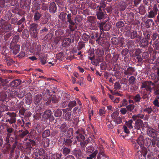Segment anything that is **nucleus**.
<instances>
[{
	"label": "nucleus",
	"mask_w": 159,
	"mask_h": 159,
	"mask_svg": "<svg viewBox=\"0 0 159 159\" xmlns=\"http://www.w3.org/2000/svg\"><path fill=\"white\" fill-rule=\"evenodd\" d=\"M133 120H129L126 122V126L128 127L129 129H131L133 128L132 126Z\"/></svg>",
	"instance_id": "bb28decb"
},
{
	"label": "nucleus",
	"mask_w": 159,
	"mask_h": 159,
	"mask_svg": "<svg viewBox=\"0 0 159 159\" xmlns=\"http://www.w3.org/2000/svg\"><path fill=\"white\" fill-rule=\"evenodd\" d=\"M158 10L157 5L155 4L153 6L152 10L149 11L148 14L145 16L148 18H153L157 14Z\"/></svg>",
	"instance_id": "423d86ee"
},
{
	"label": "nucleus",
	"mask_w": 159,
	"mask_h": 159,
	"mask_svg": "<svg viewBox=\"0 0 159 159\" xmlns=\"http://www.w3.org/2000/svg\"><path fill=\"white\" fill-rule=\"evenodd\" d=\"M82 19L80 16H76L74 20L75 23L76 24H78L80 21H81Z\"/></svg>",
	"instance_id": "e433bc0d"
},
{
	"label": "nucleus",
	"mask_w": 159,
	"mask_h": 159,
	"mask_svg": "<svg viewBox=\"0 0 159 159\" xmlns=\"http://www.w3.org/2000/svg\"><path fill=\"white\" fill-rule=\"evenodd\" d=\"M76 105V103L75 101H70L69 102L68 104V107H69V110H71V109L75 106Z\"/></svg>",
	"instance_id": "a878e982"
},
{
	"label": "nucleus",
	"mask_w": 159,
	"mask_h": 159,
	"mask_svg": "<svg viewBox=\"0 0 159 159\" xmlns=\"http://www.w3.org/2000/svg\"><path fill=\"white\" fill-rule=\"evenodd\" d=\"M21 82V80L19 79L16 80L11 83V85L12 87H16L19 85Z\"/></svg>",
	"instance_id": "f3484780"
},
{
	"label": "nucleus",
	"mask_w": 159,
	"mask_h": 159,
	"mask_svg": "<svg viewBox=\"0 0 159 159\" xmlns=\"http://www.w3.org/2000/svg\"><path fill=\"white\" fill-rule=\"evenodd\" d=\"M152 111V110L151 107H148L143 110L144 111L147 112L148 114L151 113Z\"/></svg>",
	"instance_id": "774afa93"
},
{
	"label": "nucleus",
	"mask_w": 159,
	"mask_h": 159,
	"mask_svg": "<svg viewBox=\"0 0 159 159\" xmlns=\"http://www.w3.org/2000/svg\"><path fill=\"white\" fill-rule=\"evenodd\" d=\"M8 121L11 124L15 123L16 121V118L15 117L11 118L9 119H8Z\"/></svg>",
	"instance_id": "052dcab7"
},
{
	"label": "nucleus",
	"mask_w": 159,
	"mask_h": 159,
	"mask_svg": "<svg viewBox=\"0 0 159 159\" xmlns=\"http://www.w3.org/2000/svg\"><path fill=\"white\" fill-rule=\"evenodd\" d=\"M88 152H92L94 150V148L93 146H91L86 148Z\"/></svg>",
	"instance_id": "69168bd1"
},
{
	"label": "nucleus",
	"mask_w": 159,
	"mask_h": 159,
	"mask_svg": "<svg viewBox=\"0 0 159 159\" xmlns=\"http://www.w3.org/2000/svg\"><path fill=\"white\" fill-rule=\"evenodd\" d=\"M17 122L19 125H20L22 127L24 126L25 121L23 119H22L21 120H18Z\"/></svg>",
	"instance_id": "49530a36"
},
{
	"label": "nucleus",
	"mask_w": 159,
	"mask_h": 159,
	"mask_svg": "<svg viewBox=\"0 0 159 159\" xmlns=\"http://www.w3.org/2000/svg\"><path fill=\"white\" fill-rule=\"evenodd\" d=\"M51 115V111L50 110H48L44 112L43 115V118L47 119L50 117Z\"/></svg>",
	"instance_id": "a211bd4d"
},
{
	"label": "nucleus",
	"mask_w": 159,
	"mask_h": 159,
	"mask_svg": "<svg viewBox=\"0 0 159 159\" xmlns=\"http://www.w3.org/2000/svg\"><path fill=\"white\" fill-rule=\"evenodd\" d=\"M137 36V32L136 31H133L131 33L130 37L131 39H133L136 37Z\"/></svg>",
	"instance_id": "c03bdc74"
},
{
	"label": "nucleus",
	"mask_w": 159,
	"mask_h": 159,
	"mask_svg": "<svg viewBox=\"0 0 159 159\" xmlns=\"http://www.w3.org/2000/svg\"><path fill=\"white\" fill-rule=\"evenodd\" d=\"M147 153V150L146 148H143L141 151H138L135 157L136 159H145Z\"/></svg>",
	"instance_id": "7ed1b4c3"
},
{
	"label": "nucleus",
	"mask_w": 159,
	"mask_h": 159,
	"mask_svg": "<svg viewBox=\"0 0 159 159\" xmlns=\"http://www.w3.org/2000/svg\"><path fill=\"white\" fill-rule=\"evenodd\" d=\"M42 97L40 94H37L35 96L34 98V103L36 104H38L40 102L42 99Z\"/></svg>",
	"instance_id": "2eb2a0df"
},
{
	"label": "nucleus",
	"mask_w": 159,
	"mask_h": 159,
	"mask_svg": "<svg viewBox=\"0 0 159 159\" xmlns=\"http://www.w3.org/2000/svg\"><path fill=\"white\" fill-rule=\"evenodd\" d=\"M146 155H147L148 159H150L152 157V153L151 152H147Z\"/></svg>",
	"instance_id": "0e129e2a"
},
{
	"label": "nucleus",
	"mask_w": 159,
	"mask_h": 159,
	"mask_svg": "<svg viewBox=\"0 0 159 159\" xmlns=\"http://www.w3.org/2000/svg\"><path fill=\"white\" fill-rule=\"evenodd\" d=\"M96 15L98 19L101 20L104 17V14L102 11H97Z\"/></svg>",
	"instance_id": "5701e85b"
},
{
	"label": "nucleus",
	"mask_w": 159,
	"mask_h": 159,
	"mask_svg": "<svg viewBox=\"0 0 159 159\" xmlns=\"http://www.w3.org/2000/svg\"><path fill=\"white\" fill-rule=\"evenodd\" d=\"M120 85L119 82H116L114 84V88L116 89H120Z\"/></svg>",
	"instance_id": "864d4df0"
},
{
	"label": "nucleus",
	"mask_w": 159,
	"mask_h": 159,
	"mask_svg": "<svg viewBox=\"0 0 159 159\" xmlns=\"http://www.w3.org/2000/svg\"><path fill=\"white\" fill-rule=\"evenodd\" d=\"M43 142H44L43 146L45 147H47L49 146V140L48 138L45 139Z\"/></svg>",
	"instance_id": "58836bf2"
},
{
	"label": "nucleus",
	"mask_w": 159,
	"mask_h": 159,
	"mask_svg": "<svg viewBox=\"0 0 159 159\" xmlns=\"http://www.w3.org/2000/svg\"><path fill=\"white\" fill-rule=\"evenodd\" d=\"M113 121L116 124L118 125L119 124L122 123V120L121 117H118L114 119Z\"/></svg>",
	"instance_id": "7c9ffc66"
},
{
	"label": "nucleus",
	"mask_w": 159,
	"mask_h": 159,
	"mask_svg": "<svg viewBox=\"0 0 159 159\" xmlns=\"http://www.w3.org/2000/svg\"><path fill=\"white\" fill-rule=\"evenodd\" d=\"M111 25L110 24L107 22L106 23H102L100 25V28L101 30L107 31L109 30L111 28Z\"/></svg>",
	"instance_id": "6e6552de"
},
{
	"label": "nucleus",
	"mask_w": 159,
	"mask_h": 159,
	"mask_svg": "<svg viewBox=\"0 0 159 159\" xmlns=\"http://www.w3.org/2000/svg\"><path fill=\"white\" fill-rule=\"evenodd\" d=\"M62 114L61 111L59 109H57L55 112L54 115L56 117H59Z\"/></svg>",
	"instance_id": "c9c22d12"
},
{
	"label": "nucleus",
	"mask_w": 159,
	"mask_h": 159,
	"mask_svg": "<svg viewBox=\"0 0 159 159\" xmlns=\"http://www.w3.org/2000/svg\"><path fill=\"white\" fill-rule=\"evenodd\" d=\"M67 21L71 25H69V27L71 30H72V29L71 28L72 26L71 25H74L75 24V23L71 19V15L70 14H69L67 15Z\"/></svg>",
	"instance_id": "4468645a"
},
{
	"label": "nucleus",
	"mask_w": 159,
	"mask_h": 159,
	"mask_svg": "<svg viewBox=\"0 0 159 159\" xmlns=\"http://www.w3.org/2000/svg\"><path fill=\"white\" fill-rule=\"evenodd\" d=\"M71 112H67L65 116V118L66 120H69L71 118Z\"/></svg>",
	"instance_id": "f704fd0d"
},
{
	"label": "nucleus",
	"mask_w": 159,
	"mask_h": 159,
	"mask_svg": "<svg viewBox=\"0 0 159 159\" xmlns=\"http://www.w3.org/2000/svg\"><path fill=\"white\" fill-rule=\"evenodd\" d=\"M135 78L134 76H131L129 79V82L130 84H134L135 83Z\"/></svg>",
	"instance_id": "79ce46f5"
},
{
	"label": "nucleus",
	"mask_w": 159,
	"mask_h": 159,
	"mask_svg": "<svg viewBox=\"0 0 159 159\" xmlns=\"http://www.w3.org/2000/svg\"><path fill=\"white\" fill-rule=\"evenodd\" d=\"M133 99L135 102H138L140 101L141 97L140 94H137L133 97Z\"/></svg>",
	"instance_id": "b1692460"
},
{
	"label": "nucleus",
	"mask_w": 159,
	"mask_h": 159,
	"mask_svg": "<svg viewBox=\"0 0 159 159\" xmlns=\"http://www.w3.org/2000/svg\"><path fill=\"white\" fill-rule=\"evenodd\" d=\"M70 98V95L68 93H66L63 95V98L64 100L67 101Z\"/></svg>",
	"instance_id": "bf43d9fd"
},
{
	"label": "nucleus",
	"mask_w": 159,
	"mask_h": 159,
	"mask_svg": "<svg viewBox=\"0 0 159 159\" xmlns=\"http://www.w3.org/2000/svg\"><path fill=\"white\" fill-rule=\"evenodd\" d=\"M73 130L72 128H70L67 131V136L69 138H71L73 137Z\"/></svg>",
	"instance_id": "4be33fe9"
},
{
	"label": "nucleus",
	"mask_w": 159,
	"mask_h": 159,
	"mask_svg": "<svg viewBox=\"0 0 159 159\" xmlns=\"http://www.w3.org/2000/svg\"><path fill=\"white\" fill-rule=\"evenodd\" d=\"M7 94L5 93H1L0 94V101H3L6 100L7 98Z\"/></svg>",
	"instance_id": "c756f323"
},
{
	"label": "nucleus",
	"mask_w": 159,
	"mask_h": 159,
	"mask_svg": "<svg viewBox=\"0 0 159 159\" xmlns=\"http://www.w3.org/2000/svg\"><path fill=\"white\" fill-rule=\"evenodd\" d=\"M57 10V7L54 2H52L50 4L49 10L50 12L54 13Z\"/></svg>",
	"instance_id": "f8f14e48"
},
{
	"label": "nucleus",
	"mask_w": 159,
	"mask_h": 159,
	"mask_svg": "<svg viewBox=\"0 0 159 159\" xmlns=\"http://www.w3.org/2000/svg\"><path fill=\"white\" fill-rule=\"evenodd\" d=\"M88 140H86L84 141L83 142H81L80 143V145L82 147L84 148L88 144Z\"/></svg>",
	"instance_id": "8fccbe9b"
},
{
	"label": "nucleus",
	"mask_w": 159,
	"mask_h": 159,
	"mask_svg": "<svg viewBox=\"0 0 159 159\" xmlns=\"http://www.w3.org/2000/svg\"><path fill=\"white\" fill-rule=\"evenodd\" d=\"M41 16L40 13L38 11L35 12L34 16V20L37 21L39 20Z\"/></svg>",
	"instance_id": "412c9836"
},
{
	"label": "nucleus",
	"mask_w": 159,
	"mask_h": 159,
	"mask_svg": "<svg viewBox=\"0 0 159 159\" xmlns=\"http://www.w3.org/2000/svg\"><path fill=\"white\" fill-rule=\"evenodd\" d=\"M142 58L144 59L148 58L149 57V54L148 52H144L141 54Z\"/></svg>",
	"instance_id": "a18cd8bd"
},
{
	"label": "nucleus",
	"mask_w": 159,
	"mask_h": 159,
	"mask_svg": "<svg viewBox=\"0 0 159 159\" xmlns=\"http://www.w3.org/2000/svg\"><path fill=\"white\" fill-rule=\"evenodd\" d=\"M75 133L77 134L76 136V139L79 142L82 141L85 139V137L83 135L81 134L79 130H77L75 132Z\"/></svg>",
	"instance_id": "9b49d317"
},
{
	"label": "nucleus",
	"mask_w": 159,
	"mask_h": 159,
	"mask_svg": "<svg viewBox=\"0 0 159 159\" xmlns=\"http://www.w3.org/2000/svg\"><path fill=\"white\" fill-rule=\"evenodd\" d=\"M71 42V39L69 38H66L64 39L62 42V45L63 47H65L70 45Z\"/></svg>",
	"instance_id": "dca6fc26"
},
{
	"label": "nucleus",
	"mask_w": 159,
	"mask_h": 159,
	"mask_svg": "<svg viewBox=\"0 0 159 159\" xmlns=\"http://www.w3.org/2000/svg\"><path fill=\"white\" fill-rule=\"evenodd\" d=\"M134 106L133 104H130L129 105H128L126 107V109L130 111H132L134 108Z\"/></svg>",
	"instance_id": "37998d69"
},
{
	"label": "nucleus",
	"mask_w": 159,
	"mask_h": 159,
	"mask_svg": "<svg viewBox=\"0 0 159 159\" xmlns=\"http://www.w3.org/2000/svg\"><path fill=\"white\" fill-rule=\"evenodd\" d=\"M120 111L123 115H125L127 112V109L126 108H122L120 109Z\"/></svg>",
	"instance_id": "4d7b16f0"
},
{
	"label": "nucleus",
	"mask_w": 159,
	"mask_h": 159,
	"mask_svg": "<svg viewBox=\"0 0 159 159\" xmlns=\"http://www.w3.org/2000/svg\"><path fill=\"white\" fill-rule=\"evenodd\" d=\"M136 141L141 149L143 148H145L144 146L148 147L151 145V140L149 139L144 138L143 135L140 136Z\"/></svg>",
	"instance_id": "f257e3e1"
},
{
	"label": "nucleus",
	"mask_w": 159,
	"mask_h": 159,
	"mask_svg": "<svg viewBox=\"0 0 159 159\" xmlns=\"http://www.w3.org/2000/svg\"><path fill=\"white\" fill-rule=\"evenodd\" d=\"M154 48L156 50L159 49V42H155L153 44Z\"/></svg>",
	"instance_id": "603ef678"
},
{
	"label": "nucleus",
	"mask_w": 159,
	"mask_h": 159,
	"mask_svg": "<svg viewBox=\"0 0 159 159\" xmlns=\"http://www.w3.org/2000/svg\"><path fill=\"white\" fill-rule=\"evenodd\" d=\"M134 72V70L133 68L130 67L128 68L126 70L124 71V74L125 75H131Z\"/></svg>",
	"instance_id": "6ab92c4d"
},
{
	"label": "nucleus",
	"mask_w": 159,
	"mask_h": 159,
	"mask_svg": "<svg viewBox=\"0 0 159 159\" xmlns=\"http://www.w3.org/2000/svg\"><path fill=\"white\" fill-rule=\"evenodd\" d=\"M124 23L123 21H120L117 22L116 26L117 28H120L124 26Z\"/></svg>",
	"instance_id": "09e8293b"
},
{
	"label": "nucleus",
	"mask_w": 159,
	"mask_h": 159,
	"mask_svg": "<svg viewBox=\"0 0 159 159\" xmlns=\"http://www.w3.org/2000/svg\"><path fill=\"white\" fill-rule=\"evenodd\" d=\"M28 133L29 131L28 130H25L24 131H23L22 132V133L20 134V136L22 138H23Z\"/></svg>",
	"instance_id": "13d9d810"
},
{
	"label": "nucleus",
	"mask_w": 159,
	"mask_h": 159,
	"mask_svg": "<svg viewBox=\"0 0 159 159\" xmlns=\"http://www.w3.org/2000/svg\"><path fill=\"white\" fill-rule=\"evenodd\" d=\"M37 26L38 25L35 23H33L30 26V32L31 36L34 38L36 37L38 34Z\"/></svg>",
	"instance_id": "39448f33"
},
{
	"label": "nucleus",
	"mask_w": 159,
	"mask_h": 159,
	"mask_svg": "<svg viewBox=\"0 0 159 159\" xmlns=\"http://www.w3.org/2000/svg\"><path fill=\"white\" fill-rule=\"evenodd\" d=\"M147 133L149 136L152 138H154L156 136L157 131L152 128H148L147 130Z\"/></svg>",
	"instance_id": "9d476101"
},
{
	"label": "nucleus",
	"mask_w": 159,
	"mask_h": 159,
	"mask_svg": "<svg viewBox=\"0 0 159 159\" xmlns=\"http://www.w3.org/2000/svg\"><path fill=\"white\" fill-rule=\"evenodd\" d=\"M25 52L23 51H21L19 54L18 55V56L20 58L24 57L25 56Z\"/></svg>",
	"instance_id": "e2e57ef3"
},
{
	"label": "nucleus",
	"mask_w": 159,
	"mask_h": 159,
	"mask_svg": "<svg viewBox=\"0 0 159 159\" xmlns=\"http://www.w3.org/2000/svg\"><path fill=\"white\" fill-rule=\"evenodd\" d=\"M153 84L150 81H145L142 83L141 88H145L146 91L151 92L152 90V86Z\"/></svg>",
	"instance_id": "0eeeda50"
},
{
	"label": "nucleus",
	"mask_w": 159,
	"mask_h": 159,
	"mask_svg": "<svg viewBox=\"0 0 159 159\" xmlns=\"http://www.w3.org/2000/svg\"><path fill=\"white\" fill-rule=\"evenodd\" d=\"M43 99L45 101H46L47 100L50 101L51 96H50L48 93H47L45 94H44L43 95Z\"/></svg>",
	"instance_id": "473e14b6"
},
{
	"label": "nucleus",
	"mask_w": 159,
	"mask_h": 159,
	"mask_svg": "<svg viewBox=\"0 0 159 159\" xmlns=\"http://www.w3.org/2000/svg\"><path fill=\"white\" fill-rule=\"evenodd\" d=\"M148 126V124L147 122L143 123L141 120H137L135 123V128L138 130H140L141 128L144 129L147 128Z\"/></svg>",
	"instance_id": "20e7f679"
},
{
	"label": "nucleus",
	"mask_w": 159,
	"mask_h": 159,
	"mask_svg": "<svg viewBox=\"0 0 159 159\" xmlns=\"http://www.w3.org/2000/svg\"><path fill=\"white\" fill-rule=\"evenodd\" d=\"M61 128L62 132H65L67 129V127L65 125H63Z\"/></svg>",
	"instance_id": "6e6d98bb"
},
{
	"label": "nucleus",
	"mask_w": 159,
	"mask_h": 159,
	"mask_svg": "<svg viewBox=\"0 0 159 159\" xmlns=\"http://www.w3.org/2000/svg\"><path fill=\"white\" fill-rule=\"evenodd\" d=\"M63 154L66 155L68 154L70 152V150L67 148H64L63 149Z\"/></svg>",
	"instance_id": "4c0bfd02"
},
{
	"label": "nucleus",
	"mask_w": 159,
	"mask_h": 159,
	"mask_svg": "<svg viewBox=\"0 0 159 159\" xmlns=\"http://www.w3.org/2000/svg\"><path fill=\"white\" fill-rule=\"evenodd\" d=\"M122 105H120L119 107H121L122 106H125L127 104V101L125 99H124L121 102Z\"/></svg>",
	"instance_id": "5fc2aeb1"
},
{
	"label": "nucleus",
	"mask_w": 159,
	"mask_h": 159,
	"mask_svg": "<svg viewBox=\"0 0 159 159\" xmlns=\"http://www.w3.org/2000/svg\"><path fill=\"white\" fill-rule=\"evenodd\" d=\"M84 46V43L82 42H79L77 48L78 50H80L82 49Z\"/></svg>",
	"instance_id": "a19ab883"
},
{
	"label": "nucleus",
	"mask_w": 159,
	"mask_h": 159,
	"mask_svg": "<svg viewBox=\"0 0 159 159\" xmlns=\"http://www.w3.org/2000/svg\"><path fill=\"white\" fill-rule=\"evenodd\" d=\"M139 12L141 15H143L146 12V10L144 7L143 6H141L139 8Z\"/></svg>",
	"instance_id": "cd10ccee"
},
{
	"label": "nucleus",
	"mask_w": 159,
	"mask_h": 159,
	"mask_svg": "<svg viewBox=\"0 0 159 159\" xmlns=\"http://www.w3.org/2000/svg\"><path fill=\"white\" fill-rule=\"evenodd\" d=\"M148 45V41L145 39H142L141 41V46L144 47Z\"/></svg>",
	"instance_id": "393cba45"
},
{
	"label": "nucleus",
	"mask_w": 159,
	"mask_h": 159,
	"mask_svg": "<svg viewBox=\"0 0 159 159\" xmlns=\"http://www.w3.org/2000/svg\"><path fill=\"white\" fill-rule=\"evenodd\" d=\"M119 113L117 111H115L111 115V117L113 119H115L118 117V116H119Z\"/></svg>",
	"instance_id": "2f4dec72"
},
{
	"label": "nucleus",
	"mask_w": 159,
	"mask_h": 159,
	"mask_svg": "<svg viewBox=\"0 0 159 159\" xmlns=\"http://www.w3.org/2000/svg\"><path fill=\"white\" fill-rule=\"evenodd\" d=\"M89 21L92 23V25H94L96 20V18L93 16H91L89 17L88 18Z\"/></svg>",
	"instance_id": "c85d7f7f"
},
{
	"label": "nucleus",
	"mask_w": 159,
	"mask_h": 159,
	"mask_svg": "<svg viewBox=\"0 0 159 159\" xmlns=\"http://www.w3.org/2000/svg\"><path fill=\"white\" fill-rule=\"evenodd\" d=\"M82 39L85 41H87L88 40L89 37L88 35H87L86 34H83L82 37Z\"/></svg>",
	"instance_id": "3c124183"
},
{
	"label": "nucleus",
	"mask_w": 159,
	"mask_h": 159,
	"mask_svg": "<svg viewBox=\"0 0 159 159\" xmlns=\"http://www.w3.org/2000/svg\"><path fill=\"white\" fill-rule=\"evenodd\" d=\"M40 60L42 64L44 65L46 63V58L45 57H40Z\"/></svg>",
	"instance_id": "338daca9"
},
{
	"label": "nucleus",
	"mask_w": 159,
	"mask_h": 159,
	"mask_svg": "<svg viewBox=\"0 0 159 159\" xmlns=\"http://www.w3.org/2000/svg\"><path fill=\"white\" fill-rule=\"evenodd\" d=\"M12 29L13 27L10 24L5 22L3 19L0 20V30L1 32H8L12 30Z\"/></svg>",
	"instance_id": "f03ea898"
},
{
	"label": "nucleus",
	"mask_w": 159,
	"mask_h": 159,
	"mask_svg": "<svg viewBox=\"0 0 159 159\" xmlns=\"http://www.w3.org/2000/svg\"><path fill=\"white\" fill-rule=\"evenodd\" d=\"M50 134V132L49 130H46L43 132V137L46 138Z\"/></svg>",
	"instance_id": "72a5a7b5"
},
{
	"label": "nucleus",
	"mask_w": 159,
	"mask_h": 159,
	"mask_svg": "<svg viewBox=\"0 0 159 159\" xmlns=\"http://www.w3.org/2000/svg\"><path fill=\"white\" fill-rule=\"evenodd\" d=\"M61 157L59 154H56L52 156L51 159H60Z\"/></svg>",
	"instance_id": "de8ad7c7"
},
{
	"label": "nucleus",
	"mask_w": 159,
	"mask_h": 159,
	"mask_svg": "<svg viewBox=\"0 0 159 159\" xmlns=\"http://www.w3.org/2000/svg\"><path fill=\"white\" fill-rule=\"evenodd\" d=\"M41 116V113H36L34 115V117L37 119V118L39 119Z\"/></svg>",
	"instance_id": "680f3d73"
},
{
	"label": "nucleus",
	"mask_w": 159,
	"mask_h": 159,
	"mask_svg": "<svg viewBox=\"0 0 159 159\" xmlns=\"http://www.w3.org/2000/svg\"><path fill=\"white\" fill-rule=\"evenodd\" d=\"M144 117V115L142 114H138L134 115L133 116L132 118L134 120H139V118H143Z\"/></svg>",
	"instance_id": "aec40b11"
},
{
	"label": "nucleus",
	"mask_w": 159,
	"mask_h": 159,
	"mask_svg": "<svg viewBox=\"0 0 159 159\" xmlns=\"http://www.w3.org/2000/svg\"><path fill=\"white\" fill-rule=\"evenodd\" d=\"M32 101V95L30 93H28L26 95L25 102L26 104L30 105Z\"/></svg>",
	"instance_id": "ddd939ff"
},
{
	"label": "nucleus",
	"mask_w": 159,
	"mask_h": 159,
	"mask_svg": "<svg viewBox=\"0 0 159 159\" xmlns=\"http://www.w3.org/2000/svg\"><path fill=\"white\" fill-rule=\"evenodd\" d=\"M10 48L12 50V53L14 55L16 54L20 51V46L17 44H15L14 45L11 44Z\"/></svg>",
	"instance_id": "1a4fd4ad"
},
{
	"label": "nucleus",
	"mask_w": 159,
	"mask_h": 159,
	"mask_svg": "<svg viewBox=\"0 0 159 159\" xmlns=\"http://www.w3.org/2000/svg\"><path fill=\"white\" fill-rule=\"evenodd\" d=\"M72 141L70 139H66L65 141V145L66 146L71 145Z\"/></svg>",
	"instance_id": "ea45409f"
}]
</instances>
